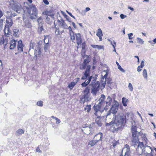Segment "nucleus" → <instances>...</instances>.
<instances>
[{
  "mask_svg": "<svg viewBox=\"0 0 156 156\" xmlns=\"http://www.w3.org/2000/svg\"><path fill=\"white\" fill-rule=\"evenodd\" d=\"M133 139L132 140L131 145L135 147L136 145V152L138 155L145 154L146 156H153L151 153L152 151L151 147L144 144L142 142H139L138 136L140 132L137 131L136 126H132L131 128Z\"/></svg>",
  "mask_w": 156,
  "mask_h": 156,
  "instance_id": "f257e3e1",
  "label": "nucleus"
},
{
  "mask_svg": "<svg viewBox=\"0 0 156 156\" xmlns=\"http://www.w3.org/2000/svg\"><path fill=\"white\" fill-rule=\"evenodd\" d=\"M126 116L122 113L117 114L115 115V119L114 122L110 118L107 117L106 119V126L112 125L114 130L115 131L121 130L124 126Z\"/></svg>",
  "mask_w": 156,
  "mask_h": 156,
  "instance_id": "f03ea898",
  "label": "nucleus"
},
{
  "mask_svg": "<svg viewBox=\"0 0 156 156\" xmlns=\"http://www.w3.org/2000/svg\"><path fill=\"white\" fill-rule=\"evenodd\" d=\"M104 98H102L101 100V101L99 102L98 105L94 106V107L95 111H98L100 112L103 111V108H104V109L105 108L104 106L105 103L106 104V106L107 107L111 105L112 103V98H107L106 101H104Z\"/></svg>",
  "mask_w": 156,
  "mask_h": 156,
  "instance_id": "7ed1b4c3",
  "label": "nucleus"
},
{
  "mask_svg": "<svg viewBox=\"0 0 156 156\" xmlns=\"http://www.w3.org/2000/svg\"><path fill=\"white\" fill-rule=\"evenodd\" d=\"M10 7L14 11L19 13L24 12L21 5L16 1L12 0L9 2Z\"/></svg>",
  "mask_w": 156,
  "mask_h": 156,
  "instance_id": "20e7f679",
  "label": "nucleus"
},
{
  "mask_svg": "<svg viewBox=\"0 0 156 156\" xmlns=\"http://www.w3.org/2000/svg\"><path fill=\"white\" fill-rule=\"evenodd\" d=\"M12 18V15L6 17V22L7 24L5 26L4 30L5 35L6 36H9L11 34V32L10 31L9 27H11L13 24Z\"/></svg>",
  "mask_w": 156,
  "mask_h": 156,
  "instance_id": "39448f33",
  "label": "nucleus"
},
{
  "mask_svg": "<svg viewBox=\"0 0 156 156\" xmlns=\"http://www.w3.org/2000/svg\"><path fill=\"white\" fill-rule=\"evenodd\" d=\"M26 8L30 18L32 19H35L37 16V12L35 6L32 4L30 5L29 7H27Z\"/></svg>",
  "mask_w": 156,
  "mask_h": 156,
  "instance_id": "423d86ee",
  "label": "nucleus"
},
{
  "mask_svg": "<svg viewBox=\"0 0 156 156\" xmlns=\"http://www.w3.org/2000/svg\"><path fill=\"white\" fill-rule=\"evenodd\" d=\"M89 86L91 87V93L93 96H96L100 87V83L97 81L96 83H90Z\"/></svg>",
  "mask_w": 156,
  "mask_h": 156,
  "instance_id": "0eeeda50",
  "label": "nucleus"
},
{
  "mask_svg": "<svg viewBox=\"0 0 156 156\" xmlns=\"http://www.w3.org/2000/svg\"><path fill=\"white\" fill-rule=\"evenodd\" d=\"M119 103L114 100V103L109 111L110 113L115 114L116 113L118 109Z\"/></svg>",
  "mask_w": 156,
  "mask_h": 156,
  "instance_id": "6e6552de",
  "label": "nucleus"
},
{
  "mask_svg": "<svg viewBox=\"0 0 156 156\" xmlns=\"http://www.w3.org/2000/svg\"><path fill=\"white\" fill-rule=\"evenodd\" d=\"M91 66L88 65L87 66L86 69L84 73L83 76L81 78L82 80L86 79L87 78L90 76V69Z\"/></svg>",
  "mask_w": 156,
  "mask_h": 156,
  "instance_id": "1a4fd4ad",
  "label": "nucleus"
},
{
  "mask_svg": "<svg viewBox=\"0 0 156 156\" xmlns=\"http://www.w3.org/2000/svg\"><path fill=\"white\" fill-rule=\"evenodd\" d=\"M104 72H105V74L103 76V80H102L101 86V88L102 89H104L105 86L106 82V79L107 78V77L108 75V72L107 71H104Z\"/></svg>",
  "mask_w": 156,
  "mask_h": 156,
  "instance_id": "9d476101",
  "label": "nucleus"
},
{
  "mask_svg": "<svg viewBox=\"0 0 156 156\" xmlns=\"http://www.w3.org/2000/svg\"><path fill=\"white\" fill-rule=\"evenodd\" d=\"M79 80V78H77L73 80V82H71L68 85V87L71 89H72Z\"/></svg>",
  "mask_w": 156,
  "mask_h": 156,
  "instance_id": "9b49d317",
  "label": "nucleus"
},
{
  "mask_svg": "<svg viewBox=\"0 0 156 156\" xmlns=\"http://www.w3.org/2000/svg\"><path fill=\"white\" fill-rule=\"evenodd\" d=\"M76 43L78 45H80L82 42L80 34L78 33L76 34Z\"/></svg>",
  "mask_w": 156,
  "mask_h": 156,
  "instance_id": "f8f14e48",
  "label": "nucleus"
},
{
  "mask_svg": "<svg viewBox=\"0 0 156 156\" xmlns=\"http://www.w3.org/2000/svg\"><path fill=\"white\" fill-rule=\"evenodd\" d=\"M92 78V76H90L87 77V79L85 81L81 84L82 86V87H86L89 83L91 81Z\"/></svg>",
  "mask_w": 156,
  "mask_h": 156,
  "instance_id": "ddd939ff",
  "label": "nucleus"
},
{
  "mask_svg": "<svg viewBox=\"0 0 156 156\" xmlns=\"http://www.w3.org/2000/svg\"><path fill=\"white\" fill-rule=\"evenodd\" d=\"M103 136V134L101 133H100L96 134L94 137V139L97 141L98 142L100 140H101V137Z\"/></svg>",
  "mask_w": 156,
  "mask_h": 156,
  "instance_id": "4468645a",
  "label": "nucleus"
},
{
  "mask_svg": "<svg viewBox=\"0 0 156 156\" xmlns=\"http://www.w3.org/2000/svg\"><path fill=\"white\" fill-rule=\"evenodd\" d=\"M90 89L87 87L85 90H84L83 98H89L90 95Z\"/></svg>",
  "mask_w": 156,
  "mask_h": 156,
  "instance_id": "2eb2a0df",
  "label": "nucleus"
},
{
  "mask_svg": "<svg viewBox=\"0 0 156 156\" xmlns=\"http://www.w3.org/2000/svg\"><path fill=\"white\" fill-rule=\"evenodd\" d=\"M10 44V49H13L16 46V41L14 40L11 41Z\"/></svg>",
  "mask_w": 156,
  "mask_h": 156,
  "instance_id": "dca6fc26",
  "label": "nucleus"
},
{
  "mask_svg": "<svg viewBox=\"0 0 156 156\" xmlns=\"http://www.w3.org/2000/svg\"><path fill=\"white\" fill-rule=\"evenodd\" d=\"M24 133V131L21 129H20L16 131V135L17 136H19Z\"/></svg>",
  "mask_w": 156,
  "mask_h": 156,
  "instance_id": "f3484780",
  "label": "nucleus"
},
{
  "mask_svg": "<svg viewBox=\"0 0 156 156\" xmlns=\"http://www.w3.org/2000/svg\"><path fill=\"white\" fill-rule=\"evenodd\" d=\"M24 25L27 28H30L31 27V24L28 20H26L25 21Z\"/></svg>",
  "mask_w": 156,
  "mask_h": 156,
  "instance_id": "a211bd4d",
  "label": "nucleus"
},
{
  "mask_svg": "<svg viewBox=\"0 0 156 156\" xmlns=\"http://www.w3.org/2000/svg\"><path fill=\"white\" fill-rule=\"evenodd\" d=\"M41 53V51L40 47L38 45L35 49V55H39Z\"/></svg>",
  "mask_w": 156,
  "mask_h": 156,
  "instance_id": "6ab92c4d",
  "label": "nucleus"
},
{
  "mask_svg": "<svg viewBox=\"0 0 156 156\" xmlns=\"http://www.w3.org/2000/svg\"><path fill=\"white\" fill-rule=\"evenodd\" d=\"M122 99L123 105L124 106H126L127 105V103L128 102V99L127 98H122Z\"/></svg>",
  "mask_w": 156,
  "mask_h": 156,
  "instance_id": "aec40b11",
  "label": "nucleus"
},
{
  "mask_svg": "<svg viewBox=\"0 0 156 156\" xmlns=\"http://www.w3.org/2000/svg\"><path fill=\"white\" fill-rule=\"evenodd\" d=\"M97 142V141L94 139V140L90 141L88 144V145H90L91 147H92Z\"/></svg>",
  "mask_w": 156,
  "mask_h": 156,
  "instance_id": "412c9836",
  "label": "nucleus"
},
{
  "mask_svg": "<svg viewBox=\"0 0 156 156\" xmlns=\"http://www.w3.org/2000/svg\"><path fill=\"white\" fill-rule=\"evenodd\" d=\"M19 30L17 29H14L13 30V36L16 37H18L19 36L18 34Z\"/></svg>",
  "mask_w": 156,
  "mask_h": 156,
  "instance_id": "4be33fe9",
  "label": "nucleus"
},
{
  "mask_svg": "<svg viewBox=\"0 0 156 156\" xmlns=\"http://www.w3.org/2000/svg\"><path fill=\"white\" fill-rule=\"evenodd\" d=\"M45 44L44 47V49L45 51L46 52L48 50V49L49 48V44L48 43V41L47 42H46L45 43Z\"/></svg>",
  "mask_w": 156,
  "mask_h": 156,
  "instance_id": "5701e85b",
  "label": "nucleus"
},
{
  "mask_svg": "<svg viewBox=\"0 0 156 156\" xmlns=\"http://www.w3.org/2000/svg\"><path fill=\"white\" fill-rule=\"evenodd\" d=\"M61 22L62 23L61 24V25L65 29H67V26L66 24V23L65 22L64 20L62 19H61Z\"/></svg>",
  "mask_w": 156,
  "mask_h": 156,
  "instance_id": "b1692460",
  "label": "nucleus"
},
{
  "mask_svg": "<svg viewBox=\"0 0 156 156\" xmlns=\"http://www.w3.org/2000/svg\"><path fill=\"white\" fill-rule=\"evenodd\" d=\"M96 35L98 37L102 36L103 35L102 30L101 29H99L98 30Z\"/></svg>",
  "mask_w": 156,
  "mask_h": 156,
  "instance_id": "393cba45",
  "label": "nucleus"
},
{
  "mask_svg": "<svg viewBox=\"0 0 156 156\" xmlns=\"http://www.w3.org/2000/svg\"><path fill=\"white\" fill-rule=\"evenodd\" d=\"M143 75L145 79H147V71L146 69H144L143 72Z\"/></svg>",
  "mask_w": 156,
  "mask_h": 156,
  "instance_id": "a878e982",
  "label": "nucleus"
},
{
  "mask_svg": "<svg viewBox=\"0 0 156 156\" xmlns=\"http://www.w3.org/2000/svg\"><path fill=\"white\" fill-rule=\"evenodd\" d=\"M95 121L96 124L98 125V126H102V123L100 119H96Z\"/></svg>",
  "mask_w": 156,
  "mask_h": 156,
  "instance_id": "bb28decb",
  "label": "nucleus"
},
{
  "mask_svg": "<svg viewBox=\"0 0 156 156\" xmlns=\"http://www.w3.org/2000/svg\"><path fill=\"white\" fill-rule=\"evenodd\" d=\"M43 30L42 24L39 23L38 25V31L41 33L42 31Z\"/></svg>",
  "mask_w": 156,
  "mask_h": 156,
  "instance_id": "cd10ccee",
  "label": "nucleus"
},
{
  "mask_svg": "<svg viewBox=\"0 0 156 156\" xmlns=\"http://www.w3.org/2000/svg\"><path fill=\"white\" fill-rule=\"evenodd\" d=\"M70 34L71 37V39L73 41L75 40V37L74 36V33L73 31H72V33L70 32Z\"/></svg>",
  "mask_w": 156,
  "mask_h": 156,
  "instance_id": "c85d7f7f",
  "label": "nucleus"
},
{
  "mask_svg": "<svg viewBox=\"0 0 156 156\" xmlns=\"http://www.w3.org/2000/svg\"><path fill=\"white\" fill-rule=\"evenodd\" d=\"M98 76L97 75H95V77H93L92 76V80L91 81V83H96V82L97 81H96V79H97V76Z\"/></svg>",
  "mask_w": 156,
  "mask_h": 156,
  "instance_id": "c756f323",
  "label": "nucleus"
},
{
  "mask_svg": "<svg viewBox=\"0 0 156 156\" xmlns=\"http://www.w3.org/2000/svg\"><path fill=\"white\" fill-rule=\"evenodd\" d=\"M91 105H87L86 107L84 108L85 109L87 110V112H88L91 110Z\"/></svg>",
  "mask_w": 156,
  "mask_h": 156,
  "instance_id": "7c9ffc66",
  "label": "nucleus"
},
{
  "mask_svg": "<svg viewBox=\"0 0 156 156\" xmlns=\"http://www.w3.org/2000/svg\"><path fill=\"white\" fill-rule=\"evenodd\" d=\"M136 40L137 41V42L141 44H143L144 43V41L142 39L139 37H137Z\"/></svg>",
  "mask_w": 156,
  "mask_h": 156,
  "instance_id": "2f4dec72",
  "label": "nucleus"
},
{
  "mask_svg": "<svg viewBox=\"0 0 156 156\" xmlns=\"http://www.w3.org/2000/svg\"><path fill=\"white\" fill-rule=\"evenodd\" d=\"M23 47V44L22 41L20 40L18 42L17 48Z\"/></svg>",
  "mask_w": 156,
  "mask_h": 156,
  "instance_id": "473e14b6",
  "label": "nucleus"
},
{
  "mask_svg": "<svg viewBox=\"0 0 156 156\" xmlns=\"http://www.w3.org/2000/svg\"><path fill=\"white\" fill-rule=\"evenodd\" d=\"M37 105L41 107L43 106V101H38L37 104Z\"/></svg>",
  "mask_w": 156,
  "mask_h": 156,
  "instance_id": "72a5a7b5",
  "label": "nucleus"
},
{
  "mask_svg": "<svg viewBox=\"0 0 156 156\" xmlns=\"http://www.w3.org/2000/svg\"><path fill=\"white\" fill-rule=\"evenodd\" d=\"M112 81V79L110 78H108L106 79V81L107 82V83L108 84H110L111 81Z\"/></svg>",
  "mask_w": 156,
  "mask_h": 156,
  "instance_id": "f704fd0d",
  "label": "nucleus"
},
{
  "mask_svg": "<svg viewBox=\"0 0 156 156\" xmlns=\"http://www.w3.org/2000/svg\"><path fill=\"white\" fill-rule=\"evenodd\" d=\"M79 12L80 13L82 16H84L86 15V12L84 11V10H82L81 11H80V10H79Z\"/></svg>",
  "mask_w": 156,
  "mask_h": 156,
  "instance_id": "c9c22d12",
  "label": "nucleus"
},
{
  "mask_svg": "<svg viewBox=\"0 0 156 156\" xmlns=\"http://www.w3.org/2000/svg\"><path fill=\"white\" fill-rule=\"evenodd\" d=\"M118 68L123 73H125V71L123 69H122L120 65L118 66Z\"/></svg>",
  "mask_w": 156,
  "mask_h": 156,
  "instance_id": "e433bc0d",
  "label": "nucleus"
},
{
  "mask_svg": "<svg viewBox=\"0 0 156 156\" xmlns=\"http://www.w3.org/2000/svg\"><path fill=\"white\" fill-rule=\"evenodd\" d=\"M128 35L129 39L131 40L133 38V37H132L133 35V34L132 33L128 34Z\"/></svg>",
  "mask_w": 156,
  "mask_h": 156,
  "instance_id": "4c0bfd02",
  "label": "nucleus"
},
{
  "mask_svg": "<svg viewBox=\"0 0 156 156\" xmlns=\"http://www.w3.org/2000/svg\"><path fill=\"white\" fill-rule=\"evenodd\" d=\"M65 17L66 19V20L69 22H71V19L70 17L66 14H65Z\"/></svg>",
  "mask_w": 156,
  "mask_h": 156,
  "instance_id": "58836bf2",
  "label": "nucleus"
},
{
  "mask_svg": "<svg viewBox=\"0 0 156 156\" xmlns=\"http://www.w3.org/2000/svg\"><path fill=\"white\" fill-rule=\"evenodd\" d=\"M128 87L131 91H132L133 90V88L132 84L130 83H129L128 85Z\"/></svg>",
  "mask_w": 156,
  "mask_h": 156,
  "instance_id": "ea45409f",
  "label": "nucleus"
},
{
  "mask_svg": "<svg viewBox=\"0 0 156 156\" xmlns=\"http://www.w3.org/2000/svg\"><path fill=\"white\" fill-rule=\"evenodd\" d=\"M126 149V151H130V147L128 144H126L125 145V147L124 149Z\"/></svg>",
  "mask_w": 156,
  "mask_h": 156,
  "instance_id": "a19ab883",
  "label": "nucleus"
},
{
  "mask_svg": "<svg viewBox=\"0 0 156 156\" xmlns=\"http://www.w3.org/2000/svg\"><path fill=\"white\" fill-rule=\"evenodd\" d=\"M37 21L38 23V24L39 23L43 24V23H42V19L41 17H39V18H38Z\"/></svg>",
  "mask_w": 156,
  "mask_h": 156,
  "instance_id": "79ce46f5",
  "label": "nucleus"
},
{
  "mask_svg": "<svg viewBox=\"0 0 156 156\" xmlns=\"http://www.w3.org/2000/svg\"><path fill=\"white\" fill-rule=\"evenodd\" d=\"M130 151H126V152L124 156H129L130 154Z\"/></svg>",
  "mask_w": 156,
  "mask_h": 156,
  "instance_id": "37998d69",
  "label": "nucleus"
},
{
  "mask_svg": "<svg viewBox=\"0 0 156 156\" xmlns=\"http://www.w3.org/2000/svg\"><path fill=\"white\" fill-rule=\"evenodd\" d=\"M87 66V64L86 63H83L81 69H85Z\"/></svg>",
  "mask_w": 156,
  "mask_h": 156,
  "instance_id": "c03bdc74",
  "label": "nucleus"
},
{
  "mask_svg": "<svg viewBox=\"0 0 156 156\" xmlns=\"http://www.w3.org/2000/svg\"><path fill=\"white\" fill-rule=\"evenodd\" d=\"M80 101L81 103L83 104L86 101V98H80Z\"/></svg>",
  "mask_w": 156,
  "mask_h": 156,
  "instance_id": "a18cd8bd",
  "label": "nucleus"
},
{
  "mask_svg": "<svg viewBox=\"0 0 156 156\" xmlns=\"http://www.w3.org/2000/svg\"><path fill=\"white\" fill-rule=\"evenodd\" d=\"M4 39L3 38H2L1 39H0V44L1 45L4 44Z\"/></svg>",
  "mask_w": 156,
  "mask_h": 156,
  "instance_id": "49530a36",
  "label": "nucleus"
},
{
  "mask_svg": "<svg viewBox=\"0 0 156 156\" xmlns=\"http://www.w3.org/2000/svg\"><path fill=\"white\" fill-rule=\"evenodd\" d=\"M85 45L86 44L85 42H84L82 43V49L84 50L85 48Z\"/></svg>",
  "mask_w": 156,
  "mask_h": 156,
  "instance_id": "de8ad7c7",
  "label": "nucleus"
},
{
  "mask_svg": "<svg viewBox=\"0 0 156 156\" xmlns=\"http://www.w3.org/2000/svg\"><path fill=\"white\" fill-rule=\"evenodd\" d=\"M126 15H124L123 14H121L120 15V17L122 19L126 18Z\"/></svg>",
  "mask_w": 156,
  "mask_h": 156,
  "instance_id": "09e8293b",
  "label": "nucleus"
},
{
  "mask_svg": "<svg viewBox=\"0 0 156 156\" xmlns=\"http://www.w3.org/2000/svg\"><path fill=\"white\" fill-rule=\"evenodd\" d=\"M144 61H141L140 65V67L141 68H143L144 66Z\"/></svg>",
  "mask_w": 156,
  "mask_h": 156,
  "instance_id": "8fccbe9b",
  "label": "nucleus"
},
{
  "mask_svg": "<svg viewBox=\"0 0 156 156\" xmlns=\"http://www.w3.org/2000/svg\"><path fill=\"white\" fill-rule=\"evenodd\" d=\"M66 12H67V13L68 14L70 15L71 17H73V18H74V19H75V17L71 13V12H69L68 11H66Z\"/></svg>",
  "mask_w": 156,
  "mask_h": 156,
  "instance_id": "3c124183",
  "label": "nucleus"
},
{
  "mask_svg": "<svg viewBox=\"0 0 156 156\" xmlns=\"http://www.w3.org/2000/svg\"><path fill=\"white\" fill-rule=\"evenodd\" d=\"M56 29L55 31V34H59V31L58 29H57L56 28H55Z\"/></svg>",
  "mask_w": 156,
  "mask_h": 156,
  "instance_id": "603ef678",
  "label": "nucleus"
},
{
  "mask_svg": "<svg viewBox=\"0 0 156 156\" xmlns=\"http://www.w3.org/2000/svg\"><path fill=\"white\" fill-rule=\"evenodd\" d=\"M18 51L20 52H22L23 51V48L22 47H20L18 48Z\"/></svg>",
  "mask_w": 156,
  "mask_h": 156,
  "instance_id": "864d4df0",
  "label": "nucleus"
},
{
  "mask_svg": "<svg viewBox=\"0 0 156 156\" xmlns=\"http://www.w3.org/2000/svg\"><path fill=\"white\" fill-rule=\"evenodd\" d=\"M43 2L46 5H48L49 4V3L47 0H43Z\"/></svg>",
  "mask_w": 156,
  "mask_h": 156,
  "instance_id": "5fc2aeb1",
  "label": "nucleus"
},
{
  "mask_svg": "<svg viewBox=\"0 0 156 156\" xmlns=\"http://www.w3.org/2000/svg\"><path fill=\"white\" fill-rule=\"evenodd\" d=\"M56 124H59L60 123L61 121L58 118H57L56 119Z\"/></svg>",
  "mask_w": 156,
  "mask_h": 156,
  "instance_id": "6e6d98bb",
  "label": "nucleus"
},
{
  "mask_svg": "<svg viewBox=\"0 0 156 156\" xmlns=\"http://www.w3.org/2000/svg\"><path fill=\"white\" fill-rule=\"evenodd\" d=\"M91 46L93 48H98V47H100L99 46H98V45H91Z\"/></svg>",
  "mask_w": 156,
  "mask_h": 156,
  "instance_id": "4d7b16f0",
  "label": "nucleus"
},
{
  "mask_svg": "<svg viewBox=\"0 0 156 156\" xmlns=\"http://www.w3.org/2000/svg\"><path fill=\"white\" fill-rule=\"evenodd\" d=\"M36 152H41V151L40 149L38 147H37L36 149Z\"/></svg>",
  "mask_w": 156,
  "mask_h": 156,
  "instance_id": "13d9d810",
  "label": "nucleus"
},
{
  "mask_svg": "<svg viewBox=\"0 0 156 156\" xmlns=\"http://www.w3.org/2000/svg\"><path fill=\"white\" fill-rule=\"evenodd\" d=\"M95 112L94 113V114L97 116H98V113H101V112H100L99 111H95Z\"/></svg>",
  "mask_w": 156,
  "mask_h": 156,
  "instance_id": "bf43d9fd",
  "label": "nucleus"
},
{
  "mask_svg": "<svg viewBox=\"0 0 156 156\" xmlns=\"http://www.w3.org/2000/svg\"><path fill=\"white\" fill-rule=\"evenodd\" d=\"M90 9L89 7H87L85 9V10L84 11L86 12H87L90 11Z\"/></svg>",
  "mask_w": 156,
  "mask_h": 156,
  "instance_id": "052dcab7",
  "label": "nucleus"
},
{
  "mask_svg": "<svg viewBox=\"0 0 156 156\" xmlns=\"http://www.w3.org/2000/svg\"><path fill=\"white\" fill-rule=\"evenodd\" d=\"M140 66H139L137 68V71L138 72H139L141 71L142 69L140 68Z\"/></svg>",
  "mask_w": 156,
  "mask_h": 156,
  "instance_id": "680f3d73",
  "label": "nucleus"
},
{
  "mask_svg": "<svg viewBox=\"0 0 156 156\" xmlns=\"http://www.w3.org/2000/svg\"><path fill=\"white\" fill-rule=\"evenodd\" d=\"M44 43H45V42H46L45 40L47 39V38H48V35L45 36H44Z\"/></svg>",
  "mask_w": 156,
  "mask_h": 156,
  "instance_id": "e2e57ef3",
  "label": "nucleus"
},
{
  "mask_svg": "<svg viewBox=\"0 0 156 156\" xmlns=\"http://www.w3.org/2000/svg\"><path fill=\"white\" fill-rule=\"evenodd\" d=\"M89 61H88L87 59H85L83 61L84 63H86V64L87 63H88Z\"/></svg>",
  "mask_w": 156,
  "mask_h": 156,
  "instance_id": "0e129e2a",
  "label": "nucleus"
},
{
  "mask_svg": "<svg viewBox=\"0 0 156 156\" xmlns=\"http://www.w3.org/2000/svg\"><path fill=\"white\" fill-rule=\"evenodd\" d=\"M128 9H129L130 10H131L132 11H134V9L132 7L128 6Z\"/></svg>",
  "mask_w": 156,
  "mask_h": 156,
  "instance_id": "69168bd1",
  "label": "nucleus"
},
{
  "mask_svg": "<svg viewBox=\"0 0 156 156\" xmlns=\"http://www.w3.org/2000/svg\"><path fill=\"white\" fill-rule=\"evenodd\" d=\"M134 57L137 58V62H139V57L138 56H134Z\"/></svg>",
  "mask_w": 156,
  "mask_h": 156,
  "instance_id": "338daca9",
  "label": "nucleus"
},
{
  "mask_svg": "<svg viewBox=\"0 0 156 156\" xmlns=\"http://www.w3.org/2000/svg\"><path fill=\"white\" fill-rule=\"evenodd\" d=\"M117 141H115V143H114L113 144V147H115L116 145V144H117Z\"/></svg>",
  "mask_w": 156,
  "mask_h": 156,
  "instance_id": "774afa93",
  "label": "nucleus"
}]
</instances>
